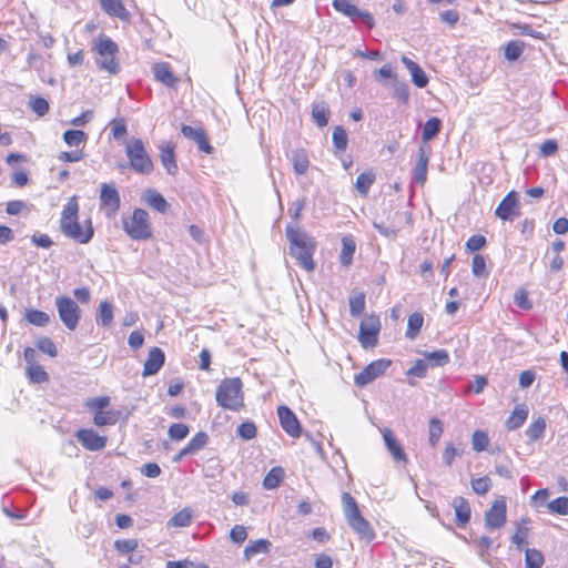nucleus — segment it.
<instances>
[{
	"label": "nucleus",
	"mask_w": 568,
	"mask_h": 568,
	"mask_svg": "<svg viewBox=\"0 0 568 568\" xmlns=\"http://www.w3.org/2000/svg\"><path fill=\"white\" fill-rule=\"evenodd\" d=\"M471 272L475 276L486 277L488 276V270L486 266V260L481 254H475L471 261Z\"/></svg>",
	"instance_id": "obj_54"
},
{
	"label": "nucleus",
	"mask_w": 568,
	"mask_h": 568,
	"mask_svg": "<svg viewBox=\"0 0 568 568\" xmlns=\"http://www.w3.org/2000/svg\"><path fill=\"white\" fill-rule=\"evenodd\" d=\"M285 476L284 469L280 466L271 468L263 479V486L266 489H274L280 486Z\"/></svg>",
	"instance_id": "obj_35"
},
{
	"label": "nucleus",
	"mask_w": 568,
	"mask_h": 568,
	"mask_svg": "<svg viewBox=\"0 0 568 568\" xmlns=\"http://www.w3.org/2000/svg\"><path fill=\"white\" fill-rule=\"evenodd\" d=\"M547 508L549 513L555 515L566 516L568 515V497L560 496L550 503H548Z\"/></svg>",
	"instance_id": "obj_49"
},
{
	"label": "nucleus",
	"mask_w": 568,
	"mask_h": 568,
	"mask_svg": "<svg viewBox=\"0 0 568 568\" xmlns=\"http://www.w3.org/2000/svg\"><path fill=\"white\" fill-rule=\"evenodd\" d=\"M402 62L409 71L412 81L417 88L423 89L428 84V77L417 62L410 60L406 55L402 57Z\"/></svg>",
	"instance_id": "obj_24"
},
{
	"label": "nucleus",
	"mask_w": 568,
	"mask_h": 568,
	"mask_svg": "<svg viewBox=\"0 0 568 568\" xmlns=\"http://www.w3.org/2000/svg\"><path fill=\"white\" fill-rule=\"evenodd\" d=\"M487 244V241L484 235L475 234L471 235L466 242V250L468 252H477L484 248Z\"/></svg>",
	"instance_id": "obj_61"
},
{
	"label": "nucleus",
	"mask_w": 568,
	"mask_h": 568,
	"mask_svg": "<svg viewBox=\"0 0 568 568\" xmlns=\"http://www.w3.org/2000/svg\"><path fill=\"white\" fill-rule=\"evenodd\" d=\"M165 354L160 347H152L143 365L144 377L155 375L164 365Z\"/></svg>",
	"instance_id": "obj_18"
},
{
	"label": "nucleus",
	"mask_w": 568,
	"mask_h": 568,
	"mask_svg": "<svg viewBox=\"0 0 568 568\" xmlns=\"http://www.w3.org/2000/svg\"><path fill=\"white\" fill-rule=\"evenodd\" d=\"M342 248L339 252V263L344 267H349L353 263V256L356 251V242L353 235H344L341 240Z\"/></svg>",
	"instance_id": "obj_25"
},
{
	"label": "nucleus",
	"mask_w": 568,
	"mask_h": 568,
	"mask_svg": "<svg viewBox=\"0 0 568 568\" xmlns=\"http://www.w3.org/2000/svg\"><path fill=\"white\" fill-rule=\"evenodd\" d=\"M37 347L42 353L48 354L50 357H55L58 355V349L54 342L47 336H43L37 341Z\"/></svg>",
	"instance_id": "obj_55"
},
{
	"label": "nucleus",
	"mask_w": 568,
	"mask_h": 568,
	"mask_svg": "<svg viewBox=\"0 0 568 568\" xmlns=\"http://www.w3.org/2000/svg\"><path fill=\"white\" fill-rule=\"evenodd\" d=\"M124 233L133 241H149L153 239V226L149 213L135 207L132 213L122 219Z\"/></svg>",
	"instance_id": "obj_3"
},
{
	"label": "nucleus",
	"mask_w": 568,
	"mask_h": 568,
	"mask_svg": "<svg viewBox=\"0 0 568 568\" xmlns=\"http://www.w3.org/2000/svg\"><path fill=\"white\" fill-rule=\"evenodd\" d=\"M515 304L523 310H530L532 303L528 298V292L525 288H519L514 295Z\"/></svg>",
	"instance_id": "obj_63"
},
{
	"label": "nucleus",
	"mask_w": 568,
	"mask_h": 568,
	"mask_svg": "<svg viewBox=\"0 0 568 568\" xmlns=\"http://www.w3.org/2000/svg\"><path fill=\"white\" fill-rule=\"evenodd\" d=\"M390 366L392 361L389 358L375 359L354 376V383L357 387L363 388L384 375Z\"/></svg>",
	"instance_id": "obj_11"
},
{
	"label": "nucleus",
	"mask_w": 568,
	"mask_h": 568,
	"mask_svg": "<svg viewBox=\"0 0 568 568\" xmlns=\"http://www.w3.org/2000/svg\"><path fill=\"white\" fill-rule=\"evenodd\" d=\"M528 532H529V529H528L527 523L525 520H523L516 525L514 535L511 536V541H513V544L516 545V547L519 550H523L525 548V546L527 545Z\"/></svg>",
	"instance_id": "obj_38"
},
{
	"label": "nucleus",
	"mask_w": 568,
	"mask_h": 568,
	"mask_svg": "<svg viewBox=\"0 0 568 568\" xmlns=\"http://www.w3.org/2000/svg\"><path fill=\"white\" fill-rule=\"evenodd\" d=\"M293 170L295 174L303 175L310 168L308 154L305 149H297L292 154Z\"/></svg>",
	"instance_id": "obj_31"
},
{
	"label": "nucleus",
	"mask_w": 568,
	"mask_h": 568,
	"mask_svg": "<svg viewBox=\"0 0 568 568\" xmlns=\"http://www.w3.org/2000/svg\"><path fill=\"white\" fill-rule=\"evenodd\" d=\"M111 403L106 395L91 397L85 400L84 406L93 413L92 422L98 427L115 425L121 419V412L116 409H105Z\"/></svg>",
	"instance_id": "obj_7"
},
{
	"label": "nucleus",
	"mask_w": 568,
	"mask_h": 568,
	"mask_svg": "<svg viewBox=\"0 0 568 568\" xmlns=\"http://www.w3.org/2000/svg\"><path fill=\"white\" fill-rule=\"evenodd\" d=\"M145 202L150 207L161 213L166 212L169 207V203L163 195L154 191L146 194Z\"/></svg>",
	"instance_id": "obj_41"
},
{
	"label": "nucleus",
	"mask_w": 568,
	"mask_h": 568,
	"mask_svg": "<svg viewBox=\"0 0 568 568\" xmlns=\"http://www.w3.org/2000/svg\"><path fill=\"white\" fill-rule=\"evenodd\" d=\"M344 513L351 528L361 539L372 541L375 538V530L371 524L362 516L355 498L349 493L342 496Z\"/></svg>",
	"instance_id": "obj_5"
},
{
	"label": "nucleus",
	"mask_w": 568,
	"mask_h": 568,
	"mask_svg": "<svg viewBox=\"0 0 568 568\" xmlns=\"http://www.w3.org/2000/svg\"><path fill=\"white\" fill-rule=\"evenodd\" d=\"M192 518V510L189 508H183L173 515V517L169 520V526L175 528L187 527L191 525Z\"/></svg>",
	"instance_id": "obj_40"
},
{
	"label": "nucleus",
	"mask_w": 568,
	"mask_h": 568,
	"mask_svg": "<svg viewBox=\"0 0 568 568\" xmlns=\"http://www.w3.org/2000/svg\"><path fill=\"white\" fill-rule=\"evenodd\" d=\"M470 485L475 494L483 496L490 490L493 481L488 476H483L471 479Z\"/></svg>",
	"instance_id": "obj_50"
},
{
	"label": "nucleus",
	"mask_w": 568,
	"mask_h": 568,
	"mask_svg": "<svg viewBox=\"0 0 568 568\" xmlns=\"http://www.w3.org/2000/svg\"><path fill=\"white\" fill-rule=\"evenodd\" d=\"M215 399L220 407L231 412L244 408L243 383L240 377H229L221 381L215 392Z\"/></svg>",
	"instance_id": "obj_2"
},
{
	"label": "nucleus",
	"mask_w": 568,
	"mask_h": 568,
	"mask_svg": "<svg viewBox=\"0 0 568 568\" xmlns=\"http://www.w3.org/2000/svg\"><path fill=\"white\" fill-rule=\"evenodd\" d=\"M521 206L519 193L515 190L509 191L500 201L495 210V215L501 221H513L520 216Z\"/></svg>",
	"instance_id": "obj_12"
},
{
	"label": "nucleus",
	"mask_w": 568,
	"mask_h": 568,
	"mask_svg": "<svg viewBox=\"0 0 568 568\" xmlns=\"http://www.w3.org/2000/svg\"><path fill=\"white\" fill-rule=\"evenodd\" d=\"M160 159L166 172L171 175L178 173V164L175 160V145L172 142H164L160 145Z\"/></svg>",
	"instance_id": "obj_23"
},
{
	"label": "nucleus",
	"mask_w": 568,
	"mask_h": 568,
	"mask_svg": "<svg viewBox=\"0 0 568 568\" xmlns=\"http://www.w3.org/2000/svg\"><path fill=\"white\" fill-rule=\"evenodd\" d=\"M376 180V174L372 169H368L358 174L355 181V190L362 197H367L372 185Z\"/></svg>",
	"instance_id": "obj_27"
},
{
	"label": "nucleus",
	"mask_w": 568,
	"mask_h": 568,
	"mask_svg": "<svg viewBox=\"0 0 568 568\" xmlns=\"http://www.w3.org/2000/svg\"><path fill=\"white\" fill-rule=\"evenodd\" d=\"M545 562L541 551L535 548H527L525 551L526 568H541Z\"/></svg>",
	"instance_id": "obj_43"
},
{
	"label": "nucleus",
	"mask_w": 568,
	"mask_h": 568,
	"mask_svg": "<svg viewBox=\"0 0 568 568\" xmlns=\"http://www.w3.org/2000/svg\"><path fill=\"white\" fill-rule=\"evenodd\" d=\"M83 158H84V152L82 149H75L71 152L63 151V152H60L58 155V160L61 162H65V163L79 162V161L83 160Z\"/></svg>",
	"instance_id": "obj_62"
},
{
	"label": "nucleus",
	"mask_w": 568,
	"mask_h": 568,
	"mask_svg": "<svg viewBox=\"0 0 568 568\" xmlns=\"http://www.w3.org/2000/svg\"><path fill=\"white\" fill-rule=\"evenodd\" d=\"M75 437L82 447L90 452H100L105 448L108 443L106 436L99 435L92 428H81L77 430Z\"/></svg>",
	"instance_id": "obj_17"
},
{
	"label": "nucleus",
	"mask_w": 568,
	"mask_h": 568,
	"mask_svg": "<svg viewBox=\"0 0 568 568\" xmlns=\"http://www.w3.org/2000/svg\"><path fill=\"white\" fill-rule=\"evenodd\" d=\"M442 122L438 118L428 119L424 125L422 138L424 141L434 139L440 131Z\"/></svg>",
	"instance_id": "obj_44"
},
{
	"label": "nucleus",
	"mask_w": 568,
	"mask_h": 568,
	"mask_svg": "<svg viewBox=\"0 0 568 568\" xmlns=\"http://www.w3.org/2000/svg\"><path fill=\"white\" fill-rule=\"evenodd\" d=\"M365 310V295L359 293L349 298V312L353 316H359Z\"/></svg>",
	"instance_id": "obj_57"
},
{
	"label": "nucleus",
	"mask_w": 568,
	"mask_h": 568,
	"mask_svg": "<svg viewBox=\"0 0 568 568\" xmlns=\"http://www.w3.org/2000/svg\"><path fill=\"white\" fill-rule=\"evenodd\" d=\"M312 116L316 124L323 128L328 123L329 110L325 105L315 104L312 108Z\"/></svg>",
	"instance_id": "obj_51"
},
{
	"label": "nucleus",
	"mask_w": 568,
	"mask_h": 568,
	"mask_svg": "<svg viewBox=\"0 0 568 568\" xmlns=\"http://www.w3.org/2000/svg\"><path fill=\"white\" fill-rule=\"evenodd\" d=\"M55 306L60 321L71 332L75 331L80 318L81 308L71 297L61 295L55 298Z\"/></svg>",
	"instance_id": "obj_9"
},
{
	"label": "nucleus",
	"mask_w": 568,
	"mask_h": 568,
	"mask_svg": "<svg viewBox=\"0 0 568 568\" xmlns=\"http://www.w3.org/2000/svg\"><path fill=\"white\" fill-rule=\"evenodd\" d=\"M110 126H111V134L116 140L124 138L128 133L126 123L123 118L113 119L110 122Z\"/></svg>",
	"instance_id": "obj_56"
},
{
	"label": "nucleus",
	"mask_w": 568,
	"mask_h": 568,
	"mask_svg": "<svg viewBox=\"0 0 568 568\" xmlns=\"http://www.w3.org/2000/svg\"><path fill=\"white\" fill-rule=\"evenodd\" d=\"M382 328L381 320L377 315L366 316L359 325L358 342L364 348H374L378 344V336Z\"/></svg>",
	"instance_id": "obj_10"
},
{
	"label": "nucleus",
	"mask_w": 568,
	"mask_h": 568,
	"mask_svg": "<svg viewBox=\"0 0 568 568\" xmlns=\"http://www.w3.org/2000/svg\"><path fill=\"white\" fill-rule=\"evenodd\" d=\"M427 364L432 367L445 366L449 363V354L445 349H438L425 355Z\"/></svg>",
	"instance_id": "obj_46"
},
{
	"label": "nucleus",
	"mask_w": 568,
	"mask_h": 568,
	"mask_svg": "<svg viewBox=\"0 0 568 568\" xmlns=\"http://www.w3.org/2000/svg\"><path fill=\"white\" fill-rule=\"evenodd\" d=\"M353 22L362 21L368 29H373L375 27V19L368 11H363L358 9L356 6L347 16Z\"/></svg>",
	"instance_id": "obj_45"
},
{
	"label": "nucleus",
	"mask_w": 568,
	"mask_h": 568,
	"mask_svg": "<svg viewBox=\"0 0 568 568\" xmlns=\"http://www.w3.org/2000/svg\"><path fill=\"white\" fill-rule=\"evenodd\" d=\"M272 542L267 539H257L251 541L244 549L243 556L245 560H251L258 554H268L271 551Z\"/></svg>",
	"instance_id": "obj_29"
},
{
	"label": "nucleus",
	"mask_w": 568,
	"mask_h": 568,
	"mask_svg": "<svg viewBox=\"0 0 568 568\" xmlns=\"http://www.w3.org/2000/svg\"><path fill=\"white\" fill-rule=\"evenodd\" d=\"M237 434L243 439L250 440L256 437L257 428L252 422H244L237 427Z\"/></svg>",
	"instance_id": "obj_59"
},
{
	"label": "nucleus",
	"mask_w": 568,
	"mask_h": 568,
	"mask_svg": "<svg viewBox=\"0 0 568 568\" xmlns=\"http://www.w3.org/2000/svg\"><path fill=\"white\" fill-rule=\"evenodd\" d=\"M121 205L120 194L113 184L103 183L100 190V210L108 217L114 216Z\"/></svg>",
	"instance_id": "obj_15"
},
{
	"label": "nucleus",
	"mask_w": 568,
	"mask_h": 568,
	"mask_svg": "<svg viewBox=\"0 0 568 568\" xmlns=\"http://www.w3.org/2000/svg\"><path fill=\"white\" fill-rule=\"evenodd\" d=\"M506 497L496 498L489 509L485 513V525L489 529H499L505 526L507 520Z\"/></svg>",
	"instance_id": "obj_14"
},
{
	"label": "nucleus",
	"mask_w": 568,
	"mask_h": 568,
	"mask_svg": "<svg viewBox=\"0 0 568 568\" xmlns=\"http://www.w3.org/2000/svg\"><path fill=\"white\" fill-rule=\"evenodd\" d=\"M463 454L462 448H456L452 443H448L443 453V459L447 466H452L455 458Z\"/></svg>",
	"instance_id": "obj_64"
},
{
	"label": "nucleus",
	"mask_w": 568,
	"mask_h": 568,
	"mask_svg": "<svg viewBox=\"0 0 568 568\" xmlns=\"http://www.w3.org/2000/svg\"><path fill=\"white\" fill-rule=\"evenodd\" d=\"M382 433H383V438H384L385 445H386L388 452L390 453V455L393 456V458L396 462L406 463L407 455L405 454L400 443L397 440L393 430L389 428H385Z\"/></svg>",
	"instance_id": "obj_22"
},
{
	"label": "nucleus",
	"mask_w": 568,
	"mask_h": 568,
	"mask_svg": "<svg viewBox=\"0 0 568 568\" xmlns=\"http://www.w3.org/2000/svg\"><path fill=\"white\" fill-rule=\"evenodd\" d=\"M209 443V435L205 432H197L190 442L182 448V454L195 455Z\"/></svg>",
	"instance_id": "obj_30"
},
{
	"label": "nucleus",
	"mask_w": 568,
	"mask_h": 568,
	"mask_svg": "<svg viewBox=\"0 0 568 568\" xmlns=\"http://www.w3.org/2000/svg\"><path fill=\"white\" fill-rule=\"evenodd\" d=\"M332 141L335 152H344L348 145V135L346 130L341 125L334 126L332 133Z\"/></svg>",
	"instance_id": "obj_36"
},
{
	"label": "nucleus",
	"mask_w": 568,
	"mask_h": 568,
	"mask_svg": "<svg viewBox=\"0 0 568 568\" xmlns=\"http://www.w3.org/2000/svg\"><path fill=\"white\" fill-rule=\"evenodd\" d=\"M63 141L72 148L84 145L88 141V134L82 130H67L63 133Z\"/></svg>",
	"instance_id": "obj_37"
},
{
	"label": "nucleus",
	"mask_w": 568,
	"mask_h": 568,
	"mask_svg": "<svg viewBox=\"0 0 568 568\" xmlns=\"http://www.w3.org/2000/svg\"><path fill=\"white\" fill-rule=\"evenodd\" d=\"M92 50L98 55L97 64L100 70L109 74H116L120 71V63L116 59L119 47L111 38L101 34L93 41Z\"/></svg>",
	"instance_id": "obj_6"
},
{
	"label": "nucleus",
	"mask_w": 568,
	"mask_h": 568,
	"mask_svg": "<svg viewBox=\"0 0 568 568\" xmlns=\"http://www.w3.org/2000/svg\"><path fill=\"white\" fill-rule=\"evenodd\" d=\"M452 506L455 510V520L457 526L460 528L466 527L471 517V509L468 500L458 496L453 499Z\"/></svg>",
	"instance_id": "obj_19"
},
{
	"label": "nucleus",
	"mask_w": 568,
	"mask_h": 568,
	"mask_svg": "<svg viewBox=\"0 0 568 568\" xmlns=\"http://www.w3.org/2000/svg\"><path fill=\"white\" fill-rule=\"evenodd\" d=\"M286 235L291 243V253L296 257L300 265L307 272H313L315 263L313 254L315 251V243L308 241L305 234L301 233L300 230L294 227L286 229Z\"/></svg>",
	"instance_id": "obj_4"
},
{
	"label": "nucleus",
	"mask_w": 568,
	"mask_h": 568,
	"mask_svg": "<svg viewBox=\"0 0 568 568\" xmlns=\"http://www.w3.org/2000/svg\"><path fill=\"white\" fill-rule=\"evenodd\" d=\"M152 71L155 80L165 87L174 88L179 82V78L173 73L168 62L155 63L152 67Z\"/></svg>",
	"instance_id": "obj_21"
},
{
	"label": "nucleus",
	"mask_w": 568,
	"mask_h": 568,
	"mask_svg": "<svg viewBox=\"0 0 568 568\" xmlns=\"http://www.w3.org/2000/svg\"><path fill=\"white\" fill-rule=\"evenodd\" d=\"M442 434H443L442 422L436 417L430 418L428 440L433 447H435L438 444Z\"/></svg>",
	"instance_id": "obj_53"
},
{
	"label": "nucleus",
	"mask_w": 568,
	"mask_h": 568,
	"mask_svg": "<svg viewBox=\"0 0 568 568\" xmlns=\"http://www.w3.org/2000/svg\"><path fill=\"white\" fill-rule=\"evenodd\" d=\"M427 164H428L427 156H425L424 154H420V156L416 163V166H415V176H416V181L422 185L426 181Z\"/></svg>",
	"instance_id": "obj_58"
},
{
	"label": "nucleus",
	"mask_w": 568,
	"mask_h": 568,
	"mask_svg": "<svg viewBox=\"0 0 568 568\" xmlns=\"http://www.w3.org/2000/svg\"><path fill=\"white\" fill-rule=\"evenodd\" d=\"M29 105L39 116H44L50 110L49 102L42 97H31Z\"/></svg>",
	"instance_id": "obj_52"
},
{
	"label": "nucleus",
	"mask_w": 568,
	"mask_h": 568,
	"mask_svg": "<svg viewBox=\"0 0 568 568\" xmlns=\"http://www.w3.org/2000/svg\"><path fill=\"white\" fill-rule=\"evenodd\" d=\"M24 318L29 324L38 327H44L50 323V315L37 308H28Z\"/></svg>",
	"instance_id": "obj_34"
},
{
	"label": "nucleus",
	"mask_w": 568,
	"mask_h": 568,
	"mask_svg": "<svg viewBox=\"0 0 568 568\" xmlns=\"http://www.w3.org/2000/svg\"><path fill=\"white\" fill-rule=\"evenodd\" d=\"M473 449L477 453L484 452L489 446L488 434L484 430L477 429L471 436Z\"/></svg>",
	"instance_id": "obj_48"
},
{
	"label": "nucleus",
	"mask_w": 568,
	"mask_h": 568,
	"mask_svg": "<svg viewBox=\"0 0 568 568\" xmlns=\"http://www.w3.org/2000/svg\"><path fill=\"white\" fill-rule=\"evenodd\" d=\"M423 324L424 316L422 313L415 312L410 314L407 320V328L405 332V336L408 339H415L419 335Z\"/></svg>",
	"instance_id": "obj_33"
},
{
	"label": "nucleus",
	"mask_w": 568,
	"mask_h": 568,
	"mask_svg": "<svg viewBox=\"0 0 568 568\" xmlns=\"http://www.w3.org/2000/svg\"><path fill=\"white\" fill-rule=\"evenodd\" d=\"M60 231L79 244H88L94 236V227L90 217L80 221L79 196L72 195L63 205L60 214Z\"/></svg>",
	"instance_id": "obj_1"
},
{
	"label": "nucleus",
	"mask_w": 568,
	"mask_h": 568,
	"mask_svg": "<svg viewBox=\"0 0 568 568\" xmlns=\"http://www.w3.org/2000/svg\"><path fill=\"white\" fill-rule=\"evenodd\" d=\"M23 357L27 363L26 375L29 381L34 384H43L49 382L50 376L42 365L39 364L37 351L33 347H26Z\"/></svg>",
	"instance_id": "obj_13"
},
{
	"label": "nucleus",
	"mask_w": 568,
	"mask_h": 568,
	"mask_svg": "<svg viewBox=\"0 0 568 568\" xmlns=\"http://www.w3.org/2000/svg\"><path fill=\"white\" fill-rule=\"evenodd\" d=\"M190 427L186 424L174 423L168 429V435L173 442H181L187 437Z\"/></svg>",
	"instance_id": "obj_47"
},
{
	"label": "nucleus",
	"mask_w": 568,
	"mask_h": 568,
	"mask_svg": "<svg viewBox=\"0 0 568 568\" xmlns=\"http://www.w3.org/2000/svg\"><path fill=\"white\" fill-rule=\"evenodd\" d=\"M102 10L111 16L121 20H128L130 17L129 11L125 9L122 0H98Z\"/></svg>",
	"instance_id": "obj_26"
},
{
	"label": "nucleus",
	"mask_w": 568,
	"mask_h": 568,
	"mask_svg": "<svg viewBox=\"0 0 568 568\" xmlns=\"http://www.w3.org/2000/svg\"><path fill=\"white\" fill-rule=\"evenodd\" d=\"M125 153L132 170L139 174L149 175L154 164L140 139H132L125 145Z\"/></svg>",
	"instance_id": "obj_8"
},
{
	"label": "nucleus",
	"mask_w": 568,
	"mask_h": 568,
	"mask_svg": "<svg viewBox=\"0 0 568 568\" xmlns=\"http://www.w3.org/2000/svg\"><path fill=\"white\" fill-rule=\"evenodd\" d=\"M529 414L526 405L521 404L514 408L511 414L506 419L505 426L508 430H515L524 425Z\"/></svg>",
	"instance_id": "obj_28"
},
{
	"label": "nucleus",
	"mask_w": 568,
	"mask_h": 568,
	"mask_svg": "<svg viewBox=\"0 0 568 568\" xmlns=\"http://www.w3.org/2000/svg\"><path fill=\"white\" fill-rule=\"evenodd\" d=\"M546 430V420L544 417L536 418L526 429V435L530 442H537L542 438Z\"/></svg>",
	"instance_id": "obj_39"
},
{
	"label": "nucleus",
	"mask_w": 568,
	"mask_h": 568,
	"mask_svg": "<svg viewBox=\"0 0 568 568\" xmlns=\"http://www.w3.org/2000/svg\"><path fill=\"white\" fill-rule=\"evenodd\" d=\"M277 416L280 419L281 427L292 438H298L302 435V426L294 412L285 406L280 405L277 407Z\"/></svg>",
	"instance_id": "obj_16"
},
{
	"label": "nucleus",
	"mask_w": 568,
	"mask_h": 568,
	"mask_svg": "<svg viewBox=\"0 0 568 568\" xmlns=\"http://www.w3.org/2000/svg\"><path fill=\"white\" fill-rule=\"evenodd\" d=\"M114 548L122 555L130 554L138 548V540L119 539L114 541Z\"/></svg>",
	"instance_id": "obj_60"
},
{
	"label": "nucleus",
	"mask_w": 568,
	"mask_h": 568,
	"mask_svg": "<svg viewBox=\"0 0 568 568\" xmlns=\"http://www.w3.org/2000/svg\"><path fill=\"white\" fill-rule=\"evenodd\" d=\"M525 50V43L520 40H511L505 45V58L508 61H516Z\"/></svg>",
	"instance_id": "obj_42"
},
{
	"label": "nucleus",
	"mask_w": 568,
	"mask_h": 568,
	"mask_svg": "<svg viewBox=\"0 0 568 568\" xmlns=\"http://www.w3.org/2000/svg\"><path fill=\"white\" fill-rule=\"evenodd\" d=\"M181 131L185 138L195 141L201 151L207 154H211L213 152V148L211 146L209 139L205 134V131L202 128L183 125Z\"/></svg>",
	"instance_id": "obj_20"
},
{
	"label": "nucleus",
	"mask_w": 568,
	"mask_h": 568,
	"mask_svg": "<svg viewBox=\"0 0 568 568\" xmlns=\"http://www.w3.org/2000/svg\"><path fill=\"white\" fill-rule=\"evenodd\" d=\"M113 321V305L108 301H103L99 304L98 312L95 315V322L102 327H109Z\"/></svg>",
	"instance_id": "obj_32"
}]
</instances>
